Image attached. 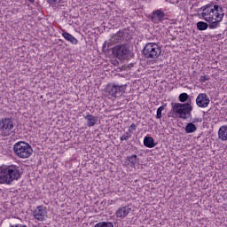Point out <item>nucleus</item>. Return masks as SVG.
Instances as JSON below:
<instances>
[{
    "mask_svg": "<svg viewBox=\"0 0 227 227\" xmlns=\"http://www.w3.org/2000/svg\"><path fill=\"white\" fill-rule=\"evenodd\" d=\"M201 17L205 21H199L197 28L199 31H207V29H217L224 19V11L221 5L208 4L201 7Z\"/></svg>",
    "mask_w": 227,
    "mask_h": 227,
    "instance_id": "f257e3e1",
    "label": "nucleus"
},
{
    "mask_svg": "<svg viewBox=\"0 0 227 227\" xmlns=\"http://www.w3.org/2000/svg\"><path fill=\"white\" fill-rule=\"evenodd\" d=\"M1 173V184H10L11 182H13V180H19V178H20V171L19 170V168L13 165H2Z\"/></svg>",
    "mask_w": 227,
    "mask_h": 227,
    "instance_id": "f03ea898",
    "label": "nucleus"
},
{
    "mask_svg": "<svg viewBox=\"0 0 227 227\" xmlns=\"http://www.w3.org/2000/svg\"><path fill=\"white\" fill-rule=\"evenodd\" d=\"M172 111L181 120H187L192 114V105L190 103H176L172 106Z\"/></svg>",
    "mask_w": 227,
    "mask_h": 227,
    "instance_id": "7ed1b4c3",
    "label": "nucleus"
},
{
    "mask_svg": "<svg viewBox=\"0 0 227 227\" xmlns=\"http://www.w3.org/2000/svg\"><path fill=\"white\" fill-rule=\"evenodd\" d=\"M14 153L20 159H29L33 155V147L26 142H17L13 146Z\"/></svg>",
    "mask_w": 227,
    "mask_h": 227,
    "instance_id": "20e7f679",
    "label": "nucleus"
},
{
    "mask_svg": "<svg viewBox=\"0 0 227 227\" xmlns=\"http://www.w3.org/2000/svg\"><path fill=\"white\" fill-rule=\"evenodd\" d=\"M143 54L148 59H158L162 54V48L158 43H148L144 47Z\"/></svg>",
    "mask_w": 227,
    "mask_h": 227,
    "instance_id": "39448f33",
    "label": "nucleus"
},
{
    "mask_svg": "<svg viewBox=\"0 0 227 227\" xmlns=\"http://www.w3.org/2000/svg\"><path fill=\"white\" fill-rule=\"evenodd\" d=\"M126 90L127 85L109 84L106 88V97L113 99L117 98V97H121Z\"/></svg>",
    "mask_w": 227,
    "mask_h": 227,
    "instance_id": "423d86ee",
    "label": "nucleus"
},
{
    "mask_svg": "<svg viewBox=\"0 0 227 227\" xmlns=\"http://www.w3.org/2000/svg\"><path fill=\"white\" fill-rule=\"evenodd\" d=\"M196 105L198 107L205 109L210 105V98L206 93H200L196 98Z\"/></svg>",
    "mask_w": 227,
    "mask_h": 227,
    "instance_id": "0eeeda50",
    "label": "nucleus"
},
{
    "mask_svg": "<svg viewBox=\"0 0 227 227\" xmlns=\"http://www.w3.org/2000/svg\"><path fill=\"white\" fill-rule=\"evenodd\" d=\"M12 129H13V121L12 119H5L2 121V128L1 134L2 136H10V132H12Z\"/></svg>",
    "mask_w": 227,
    "mask_h": 227,
    "instance_id": "6e6552de",
    "label": "nucleus"
},
{
    "mask_svg": "<svg viewBox=\"0 0 227 227\" xmlns=\"http://www.w3.org/2000/svg\"><path fill=\"white\" fill-rule=\"evenodd\" d=\"M34 217L37 221H45V217H47V207L43 206H38L34 210Z\"/></svg>",
    "mask_w": 227,
    "mask_h": 227,
    "instance_id": "1a4fd4ad",
    "label": "nucleus"
},
{
    "mask_svg": "<svg viewBox=\"0 0 227 227\" xmlns=\"http://www.w3.org/2000/svg\"><path fill=\"white\" fill-rule=\"evenodd\" d=\"M130 212H132V207L129 206H124L116 210L115 215L119 219H125V217H127Z\"/></svg>",
    "mask_w": 227,
    "mask_h": 227,
    "instance_id": "9d476101",
    "label": "nucleus"
},
{
    "mask_svg": "<svg viewBox=\"0 0 227 227\" xmlns=\"http://www.w3.org/2000/svg\"><path fill=\"white\" fill-rule=\"evenodd\" d=\"M165 13L162 10L159 9L153 12L152 21L154 24H159L164 20Z\"/></svg>",
    "mask_w": 227,
    "mask_h": 227,
    "instance_id": "9b49d317",
    "label": "nucleus"
},
{
    "mask_svg": "<svg viewBox=\"0 0 227 227\" xmlns=\"http://www.w3.org/2000/svg\"><path fill=\"white\" fill-rule=\"evenodd\" d=\"M114 54L116 55L117 58H123V56L129 54V48L125 45H118L114 49Z\"/></svg>",
    "mask_w": 227,
    "mask_h": 227,
    "instance_id": "f8f14e48",
    "label": "nucleus"
},
{
    "mask_svg": "<svg viewBox=\"0 0 227 227\" xmlns=\"http://www.w3.org/2000/svg\"><path fill=\"white\" fill-rule=\"evenodd\" d=\"M62 36L67 40V42H69V43H72L73 45H77V43H79V40L68 32L64 31L62 33Z\"/></svg>",
    "mask_w": 227,
    "mask_h": 227,
    "instance_id": "ddd939ff",
    "label": "nucleus"
},
{
    "mask_svg": "<svg viewBox=\"0 0 227 227\" xmlns=\"http://www.w3.org/2000/svg\"><path fill=\"white\" fill-rule=\"evenodd\" d=\"M127 164L130 166V168H136L137 164H139V159H137V155L134 154L127 157Z\"/></svg>",
    "mask_w": 227,
    "mask_h": 227,
    "instance_id": "4468645a",
    "label": "nucleus"
},
{
    "mask_svg": "<svg viewBox=\"0 0 227 227\" xmlns=\"http://www.w3.org/2000/svg\"><path fill=\"white\" fill-rule=\"evenodd\" d=\"M144 145L146 148H155V146H157V143H155V140H153V137H144Z\"/></svg>",
    "mask_w": 227,
    "mask_h": 227,
    "instance_id": "2eb2a0df",
    "label": "nucleus"
},
{
    "mask_svg": "<svg viewBox=\"0 0 227 227\" xmlns=\"http://www.w3.org/2000/svg\"><path fill=\"white\" fill-rule=\"evenodd\" d=\"M85 120L87 121L88 127H95V125H97V122L98 121V117H95L90 114L85 116Z\"/></svg>",
    "mask_w": 227,
    "mask_h": 227,
    "instance_id": "dca6fc26",
    "label": "nucleus"
},
{
    "mask_svg": "<svg viewBox=\"0 0 227 227\" xmlns=\"http://www.w3.org/2000/svg\"><path fill=\"white\" fill-rule=\"evenodd\" d=\"M184 130L186 134H194L198 130V125L194 122H189L185 125Z\"/></svg>",
    "mask_w": 227,
    "mask_h": 227,
    "instance_id": "f3484780",
    "label": "nucleus"
},
{
    "mask_svg": "<svg viewBox=\"0 0 227 227\" xmlns=\"http://www.w3.org/2000/svg\"><path fill=\"white\" fill-rule=\"evenodd\" d=\"M218 137L221 141H227V126H222L219 129Z\"/></svg>",
    "mask_w": 227,
    "mask_h": 227,
    "instance_id": "a211bd4d",
    "label": "nucleus"
},
{
    "mask_svg": "<svg viewBox=\"0 0 227 227\" xmlns=\"http://www.w3.org/2000/svg\"><path fill=\"white\" fill-rule=\"evenodd\" d=\"M94 227H114L111 222H99Z\"/></svg>",
    "mask_w": 227,
    "mask_h": 227,
    "instance_id": "6ab92c4d",
    "label": "nucleus"
},
{
    "mask_svg": "<svg viewBox=\"0 0 227 227\" xmlns=\"http://www.w3.org/2000/svg\"><path fill=\"white\" fill-rule=\"evenodd\" d=\"M189 100V95L187 93H182L179 95V102H187Z\"/></svg>",
    "mask_w": 227,
    "mask_h": 227,
    "instance_id": "aec40b11",
    "label": "nucleus"
},
{
    "mask_svg": "<svg viewBox=\"0 0 227 227\" xmlns=\"http://www.w3.org/2000/svg\"><path fill=\"white\" fill-rule=\"evenodd\" d=\"M162 111H164V106H160L156 112V118L160 120L162 118Z\"/></svg>",
    "mask_w": 227,
    "mask_h": 227,
    "instance_id": "412c9836",
    "label": "nucleus"
},
{
    "mask_svg": "<svg viewBox=\"0 0 227 227\" xmlns=\"http://www.w3.org/2000/svg\"><path fill=\"white\" fill-rule=\"evenodd\" d=\"M210 79V77L207 74L201 75L200 77V82L203 83V82H207V81H208Z\"/></svg>",
    "mask_w": 227,
    "mask_h": 227,
    "instance_id": "4be33fe9",
    "label": "nucleus"
},
{
    "mask_svg": "<svg viewBox=\"0 0 227 227\" xmlns=\"http://www.w3.org/2000/svg\"><path fill=\"white\" fill-rule=\"evenodd\" d=\"M201 121H203V119H201V117H195L192 123H193V125H198V123H201Z\"/></svg>",
    "mask_w": 227,
    "mask_h": 227,
    "instance_id": "5701e85b",
    "label": "nucleus"
},
{
    "mask_svg": "<svg viewBox=\"0 0 227 227\" xmlns=\"http://www.w3.org/2000/svg\"><path fill=\"white\" fill-rule=\"evenodd\" d=\"M130 137V135H129V133L123 135L122 137H121V141H127L129 140V138Z\"/></svg>",
    "mask_w": 227,
    "mask_h": 227,
    "instance_id": "b1692460",
    "label": "nucleus"
},
{
    "mask_svg": "<svg viewBox=\"0 0 227 227\" xmlns=\"http://www.w3.org/2000/svg\"><path fill=\"white\" fill-rule=\"evenodd\" d=\"M136 129H137V126H136V124H134V123H132V124L130 125V127H129V129H131V130H136Z\"/></svg>",
    "mask_w": 227,
    "mask_h": 227,
    "instance_id": "393cba45",
    "label": "nucleus"
},
{
    "mask_svg": "<svg viewBox=\"0 0 227 227\" xmlns=\"http://www.w3.org/2000/svg\"><path fill=\"white\" fill-rule=\"evenodd\" d=\"M54 3H61V0H52Z\"/></svg>",
    "mask_w": 227,
    "mask_h": 227,
    "instance_id": "a878e982",
    "label": "nucleus"
},
{
    "mask_svg": "<svg viewBox=\"0 0 227 227\" xmlns=\"http://www.w3.org/2000/svg\"><path fill=\"white\" fill-rule=\"evenodd\" d=\"M29 3H35V0H28Z\"/></svg>",
    "mask_w": 227,
    "mask_h": 227,
    "instance_id": "bb28decb",
    "label": "nucleus"
}]
</instances>
